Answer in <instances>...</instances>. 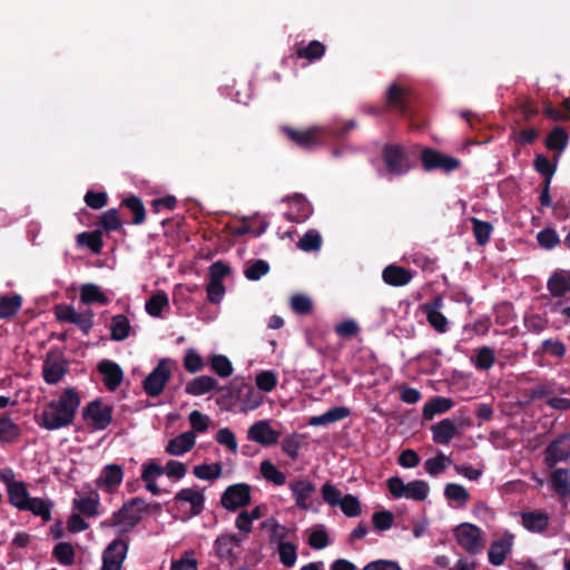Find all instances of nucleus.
Here are the masks:
<instances>
[{
	"mask_svg": "<svg viewBox=\"0 0 570 570\" xmlns=\"http://www.w3.org/2000/svg\"><path fill=\"white\" fill-rule=\"evenodd\" d=\"M71 423V387H66L58 400L49 402L41 415L40 425L57 430Z\"/></svg>",
	"mask_w": 570,
	"mask_h": 570,
	"instance_id": "obj_1",
	"label": "nucleus"
},
{
	"mask_svg": "<svg viewBox=\"0 0 570 570\" xmlns=\"http://www.w3.org/2000/svg\"><path fill=\"white\" fill-rule=\"evenodd\" d=\"M381 157L385 166L384 171H380L381 176L387 174L400 177L406 175L412 168L405 148L399 144H385Z\"/></svg>",
	"mask_w": 570,
	"mask_h": 570,
	"instance_id": "obj_2",
	"label": "nucleus"
},
{
	"mask_svg": "<svg viewBox=\"0 0 570 570\" xmlns=\"http://www.w3.org/2000/svg\"><path fill=\"white\" fill-rule=\"evenodd\" d=\"M149 504L145 499L132 498L114 513V524L122 527V532L130 531L142 520V513L147 512Z\"/></svg>",
	"mask_w": 570,
	"mask_h": 570,
	"instance_id": "obj_3",
	"label": "nucleus"
},
{
	"mask_svg": "<svg viewBox=\"0 0 570 570\" xmlns=\"http://www.w3.org/2000/svg\"><path fill=\"white\" fill-rule=\"evenodd\" d=\"M171 376L170 361L163 358L142 381V390L150 397L159 396Z\"/></svg>",
	"mask_w": 570,
	"mask_h": 570,
	"instance_id": "obj_4",
	"label": "nucleus"
},
{
	"mask_svg": "<svg viewBox=\"0 0 570 570\" xmlns=\"http://www.w3.org/2000/svg\"><path fill=\"white\" fill-rule=\"evenodd\" d=\"M242 538L238 534H220L214 541V551L216 557L228 566L234 567L242 553Z\"/></svg>",
	"mask_w": 570,
	"mask_h": 570,
	"instance_id": "obj_5",
	"label": "nucleus"
},
{
	"mask_svg": "<svg viewBox=\"0 0 570 570\" xmlns=\"http://www.w3.org/2000/svg\"><path fill=\"white\" fill-rule=\"evenodd\" d=\"M69 361L57 348L50 350L42 364V377L48 384H57L68 372Z\"/></svg>",
	"mask_w": 570,
	"mask_h": 570,
	"instance_id": "obj_6",
	"label": "nucleus"
},
{
	"mask_svg": "<svg viewBox=\"0 0 570 570\" xmlns=\"http://www.w3.org/2000/svg\"><path fill=\"white\" fill-rule=\"evenodd\" d=\"M421 161L425 171L440 169L444 173H452L461 165L458 158L444 155L432 148H424L421 151Z\"/></svg>",
	"mask_w": 570,
	"mask_h": 570,
	"instance_id": "obj_7",
	"label": "nucleus"
},
{
	"mask_svg": "<svg viewBox=\"0 0 570 570\" xmlns=\"http://www.w3.org/2000/svg\"><path fill=\"white\" fill-rule=\"evenodd\" d=\"M281 130L295 146L303 149H312L324 142V132L318 127L299 130L289 126H282Z\"/></svg>",
	"mask_w": 570,
	"mask_h": 570,
	"instance_id": "obj_8",
	"label": "nucleus"
},
{
	"mask_svg": "<svg viewBox=\"0 0 570 570\" xmlns=\"http://www.w3.org/2000/svg\"><path fill=\"white\" fill-rule=\"evenodd\" d=\"M470 420H461L459 422L452 419H443L440 422L431 425L432 440L436 444L448 445L453 438L461 434L462 430L470 426Z\"/></svg>",
	"mask_w": 570,
	"mask_h": 570,
	"instance_id": "obj_9",
	"label": "nucleus"
},
{
	"mask_svg": "<svg viewBox=\"0 0 570 570\" xmlns=\"http://www.w3.org/2000/svg\"><path fill=\"white\" fill-rule=\"evenodd\" d=\"M458 543L470 554H478L482 551L484 543L479 527L471 523H462L454 530Z\"/></svg>",
	"mask_w": 570,
	"mask_h": 570,
	"instance_id": "obj_10",
	"label": "nucleus"
},
{
	"mask_svg": "<svg viewBox=\"0 0 570 570\" xmlns=\"http://www.w3.org/2000/svg\"><path fill=\"white\" fill-rule=\"evenodd\" d=\"M250 487L247 483H236L226 488L220 497V504L228 511L247 507L250 503Z\"/></svg>",
	"mask_w": 570,
	"mask_h": 570,
	"instance_id": "obj_11",
	"label": "nucleus"
},
{
	"mask_svg": "<svg viewBox=\"0 0 570 570\" xmlns=\"http://www.w3.org/2000/svg\"><path fill=\"white\" fill-rule=\"evenodd\" d=\"M83 419L95 430H105L112 421V407L95 400L85 407Z\"/></svg>",
	"mask_w": 570,
	"mask_h": 570,
	"instance_id": "obj_12",
	"label": "nucleus"
},
{
	"mask_svg": "<svg viewBox=\"0 0 570 570\" xmlns=\"http://www.w3.org/2000/svg\"><path fill=\"white\" fill-rule=\"evenodd\" d=\"M127 552L128 542L126 540H112L102 552L101 570H121Z\"/></svg>",
	"mask_w": 570,
	"mask_h": 570,
	"instance_id": "obj_13",
	"label": "nucleus"
},
{
	"mask_svg": "<svg viewBox=\"0 0 570 570\" xmlns=\"http://www.w3.org/2000/svg\"><path fill=\"white\" fill-rule=\"evenodd\" d=\"M246 385L243 380L234 379L228 385L219 386L220 396L216 400L217 405L227 411L236 407L243 400Z\"/></svg>",
	"mask_w": 570,
	"mask_h": 570,
	"instance_id": "obj_14",
	"label": "nucleus"
},
{
	"mask_svg": "<svg viewBox=\"0 0 570 570\" xmlns=\"http://www.w3.org/2000/svg\"><path fill=\"white\" fill-rule=\"evenodd\" d=\"M97 371L102 376V383L110 392L116 391L124 380V371L120 365L111 360L104 358L97 365Z\"/></svg>",
	"mask_w": 570,
	"mask_h": 570,
	"instance_id": "obj_15",
	"label": "nucleus"
},
{
	"mask_svg": "<svg viewBox=\"0 0 570 570\" xmlns=\"http://www.w3.org/2000/svg\"><path fill=\"white\" fill-rule=\"evenodd\" d=\"M279 436L281 433L272 429L268 421H257L247 431L248 440L259 443L263 446L276 444Z\"/></svg>",
	"mask_w": 570,
	"mask_h": 570,
	"instance_id": "obj_16",
	"label": "nucleus"
},
{
	"mask_svg": "<svg viewBox=\"0 0 570 570\" xmlns=\"http://www.w3.org/2000/svg\"><path fill=\"white\" fill-rule=\"evenodd\" d=\"M442 306L443 299L441 296H436L431 302L424 303L421 306L429 324L439 333H445L448 331V320L440 312Z\"/></svg>",
	"mask_w": 570,
	"mask_h": 570,
	"instance_id": "obj_17",
	"label": "nucleus"
},
{
	"mask_svg": "<svg viewBox=\"0 0 570 570\" xmlns=\"http://www.w3.org/2000/svg\"><path fill=\"white\" fill-rule=\"evenodd\" d=\"M2 476L7 481L8 497L10 503L22 511L24 507L28 504L29 499L31 498L28 493L24 483L13 481L12 472L10 470L3 473Z\"/></svg>",
	"mask_w": 570,
	"mask_h": 570,
	"instance_id": "obj_18",
	"label": "nucleus"
},
{
	"mask_svg": "<svg viewBox=\"0 0 570 570\" xmlns=\"http://www.w3.org/2000/svg\"><path fill=\"white\" fill-rule=\"evenodd\" d=\"M414 272L409 268L391 264L382 272V278L385 284L393 287H402L407 285L413 278Z\"/></svg>",
	"mask_w": 570,
	"mask_h": 570,
	"instance_id": "obj_19",
	"label": "nucleus"
},
{
	"mask_svg": "<svg viewBox=\"0 0 570 570\" xmlns=\"http://www.w3.org/2000/svg\"><path fill=\"white\" fill-rule=\"evenodd\" d=\"M386 106L402 116L409 114L407 91L397 83H392L386 91Z\"/></svg>",
	"mask_w": 570,
	"mask_h": 570,
	"instance_id": "obj_20",
	"label": "nucleus"
},
{
	"mask_svg": "<svg viewBox=\"0 0 570 570\" xmlns=\"http://www.w3.org/2000/svg\"><path fill=\"white\" fill-rule=\"evenodd\" d=\"M569 456L570 445L567 444L564 436L552 441L544 450V461L549 468L568 460Z\"/></svg>",
	"mask_w": 570,
	"mask_h": 570,
	"instance_id": "obj_21",
	"label": "nucleus"
},
{
	"mask_svg": "<svg viewBox=\"0 0 570 570\" xmlns=\"http://www.w3.org/2000/svg\"><path fill=\"white\" fill-rule=\"evenodd\" d=\"M547 288L554 298L563 297L570 293V271H554L547 282Z\"/></svg>",
	"mask_w": 570,
	"mask_h": 570,
	"instance_id": "obj_22",
	"label": "nucleus"
},
{
	"mask_svg": "<svg viewBox=\"0 0 570 570\" xmlns=\"http://www.w3.org/2000/svg\"><path fill=\"white\" fill-rule=\"evenodd\" d=\"M174 501L176 504L180 502L189 503L190 514L199 515L204 510L205 495L202 491L194 488H185L176 493Z\"/></svg>",
	"mask_w": 570,
	"mask_h": 570,
	"instance_id": "obj_23",
	"label": "nucleus"
},
{
	"mask_svg": "<svg viewBox=\"0 0 570 570\" xmlns=\"http://www.w3.org/2000/svg\"><path fill=\"white\" fill-rule=\"evenodd\" d=\"M289 489L292 491L296 507L302 510H307L309 507L307 500L312 493L315 492V485L306 479H299L291 482Z\"/></svg>",
	"mask_w": 570,
	"mask_h": 570,
	"instance_id": "obj_24",
	"label": "nucleus"
},
{
	"mask_svg": "<svg viewBox=\"0 0 570 570\" xmlns=\"http://www.w3.org/2000/svg\"><path fill=\"white\" fill-rule=\"evenodd\" d=\"M196 444V434L193 431L184 432L169 440L166 452L170 455H183L189 452Z\"/></svg>",
	"mask_w": 570,
	"mask_h": 570,
	"instance_id": "obj_25",
	"label": "nucleus"
},
{
	"mask_svg": "<svg viewBox=\"0 0 570 570\" xmlns=\"http://www.w3.org/2000/svg\"><path fill=\"white\" fill-rule=\"evenodd\" d=\"M102 229L82 232L76 236L77 246L89 249L94 255H100L104 249Z\"/></svg>",
	"mask_w": 570,
	"mask_h": 570,
	"instance_id": "obj_26",
	"label": "nucleus"
},
{
	"mask_svg": "<svg viewBox=\"0 0 570 570\" xmlns=\"http://www.w3.org/2000/svg\"><path fill=\"white\" fill-rule=\"evenodd\" d=\"M215 390H219L218 382L208 375L195 377L185 386V393L193 396H200Z\"/></svg>",
	"mask_w": 570,
	"mask_h": 570,
	"instance_id": "obj_27",
	"label": "nucleus"
},
{
	"mask_svg": "<svg viewBox=\"0 0 570 570\" xmlns=\"http://www.w3.org/2000/svg\"><path fill=\"white\" fill-rule=\"evenodd\" d=\"M122 468L118 464H108L102 469L100 476L97 479V483L108 491H114L122 482Z\"/></svg>",
	"mask_w": 570,
	"mask_h": 570,
	"instance_id": "obj_28",
	"label": "nucleus"
},
{
	"mask_svg": "<svg viewBox=\"0 0 570 570\" xmlns=\"http://www.w3.org/2000/svg\"><path fill=\"white\" fill-rule=\"evenodd\" d=\"M99 504L100 497L96 490H90L87 495L73 499V509H77L86 518L98 515Z\"/></svg>",
	"mask_w": 570,
	"mask_h": 570,
	"instance_id": "obj_29",
	"label": "nucleus"
},
{
	"mask_svg": "<svg viewBox=\"0 0 570 570\" xmlns=\"http://www.w3.org/2000/svg\"><path fill=\"white\" fill-rule=\"evenodd\" d=\"M454 405L452 399L444 396H434L426 402L422 409V417L424 421H432L436 414H443L450 411Z\"/></svg>",
	"mask_w": 570,
	"mask_h": 570,
	"instance_id": "obj_30",
	"label": "nucleus"
},
{
	"mask_svg": "<svg viewBox=\"0 0 570 570\" xmlns=\"http://www.w3.org/2000/svg\"><path fill=\"white\" fill-rule=\"evenodd\" d=\"M351 415V410L347 406H334L325 413L312 416L308 424L312 426L327 425L342 421Z\"/></svg>",
	"mask_w": 570,
	"mask_h": 570,
	"instance_id": "obj_31",
	"label": "nucleus"
},
{
	"mask_svg": "<svg viewBox=\"0 0 570 570\" xmlns=\"http://www.w3.org/2000/svg\"><path fill=\"white\" fill-rule=\"evenodd\" d=\"M523 527L531 532H543L548 525L550 518L542 511H529L521 514Z\"/></svg>",
	"mask_w": 570,
	"mask_h": 570,
	"instance_id": "obj_32",
	"label": "nucleus"
},
{
	"mask_svg": "<svg viewBox=\"0 0 570 570\" xmlns=\"http://www.w3.org/2000/svg\"><path fill=\"white\" fill-rule=\"evenodd\" d=\"M511 548L512 541L510 538H500L493 541L488 551L489 562L493 566L503 564Z\"/></svg>",
	"mask_w": 570,
	"mask_h": 570,
	"instance_id": "obj_33",
	"label": "nucleus"
},
{
	"mask_svg": "<svg viewBox=\"0 0 570 570\" xmlns=\"http://www.w3.org/2000/svg\"><path fill=\"white\" fill-rule=\"evenodd\" d=\"M96 225L98 227L97 229H102L104 235L105 233L110 234L121 229L124 224L119 217L118 209L109 208L98 217Z\"/></svg>",
	"mask_w": 570,
	"mask_h": 570,
	"instance_id": "obj_34",
	"label": "nucleus"
},
{
	"mask_svg": "<svg viewBox=\"0 0 570 570\" xmlns=\"http://www.w3.org/2000/svg\"><path fill=\"white\" fill-rule=\"evenodd\" d=\"M22 306L21 295L13 293L0 297V320H12Z\"/></svg>",
	"mask_w": 570,
	"mask_h": 570,
	"instance_id": "obj_35",
	"label": "nucleus"
},
{
	"mask_svg": "<svg viewBox=\"0 0 570 570\" xmlns=\"http://www.w3.org/2000/svg\"><path fill=\"white\" fill-rule=\"evenodd\" d=\"M569 135L567 130L560 126L554 127L547 136L544 145L551 150L560 155L568 146Z\"/></svg>",
	"mask_w": 570,
	"mask_h": 570,
	"instance_id": "obj_36",
	"label": "nucleus"
},
{
	"mask_svg": "<svg viewBox=\"0 0 570 570\" xmlns=\"http://www.w3.org/2000/svg\"><path fill=\"white\" fill-rule=\"evenodd\" d=\"M550 482L559 497H570V471L568 469L560 468L552 471Z\"/></svg>",
	"mask_w": 570,
	"mask_h": 570,
	"instance_id": "obj_37",
	"label": "nucleus"
},
{
	"mask_svg": "<svg viewBox=\"0 0 570 570\" xmlns=\"http://www.w3.org/2000/svg\"><path fill=\"white\" fill-rule=\"evenodd\" d=\"M80 302L86 305L94 303L107 305L109 303V298L101 292L98 285L88 283L82 285L80 288Z\"/></svg>",
	"mask_w": 570,
	"mask_h": 570,
	"instance_id": "obj_38",
	"label": "nucleus"
},
{
	"mask_svg": "<svg viewBox=\"0 0 570 570\" xmlns=\"http://www.w3.org/2000/svg\"><path fill=\"white\" fill-rule=\"evenodd\" d=\"M130 322L124 314L112 316L110 323V338L112 341H124L129 336Z\"/></svg>",
	"mask_w": 570,
	"mask_h": 570,
	"instance_id": "obj_39",
	"label": "nucleus"
},
{
	"mask_svg": "<svg viewBox=\"0 0 570 570\" xmlns=\"http://www.w3.org/2000/svg\"><path fill=\"white\" fill-rule=\"evenodd\" d=\"M21 435V429L8 415H0V441L14 443Z\"/></svg>",
	"mask_w": 570,
	"mask_h": 570,
	"instance_id": "obj_40",
	"label": "nucleus"
},
{
	"mask_svg": "<svg viewBox=\"0 0 570 570\" xmlns=\"http://www.w3.org/2000/svg\"><path fill=\"white\" fill-rule=\"evenodd\" d=\"M326 47L318 40H312L305 47H298L295 51L297 58L307 59L308 61H315L321 59L325 53Z\"/></svg>",
	"mask_w": 570,
	"mask_h": 570,
	"instance_id": "obj_41",
	"label": "nucleus"
},
{
	"mask_svg": "<svg viewBox=\"0 0 570 570\" xmlns=\"http://www.w3.org/2000/svg\"><path fill=\"white\" fill-rule=\"evenodd\" d=\"M472 230L475 237V242L480 246H484L489 243L493 226L489 222L481 220L476 217H471Z\"/></svg>",
	"mask_w": 570,
	"mask_h": 570,
	"instance_id": "obj_42",
	"label": "nucleus"
},
{
	"mask_svg": "<svg viewBox=\"0 0 570 570\" xmlns=\"http://www.w3.org/2000/svg\"><path fill=\"white\" fill-rule=\"evenodd\" d=\"M122 206L127 207L132 213V224L140 225L146 219V209L142 200L131 195L125 198L121 203Z\"/></svg>",
	"mask_w": 570,
	"mask_h": 570,
	"instance_id": "obj_43",
	"label": "nucleus"
},
{
	"mask_svg": "<svg viewBox=\"0 0 570 570\" xmlns=\"http://www.w3.org/2000/svg\"><path fill=\"white\" fill-rule=\"evenodd\" d=\"M223 471V466L219 462L213 464H198L193 469V473L197 479L206 480V481H215L220 478Z\"/></svg>",
	"mask_w": 570,
	"mask_h": 570,
	"instance_id": "obj_44",
	"label": "nucleus"
},
{
	"mask_svg": "<svg viewBox=\"0 0 570 570\" xmlns=\"http://www.w3.org/2000/svg\"><path fill=\"white\" fill-rule=\"evenodd\" d=\"M168 296L165 292H157L151 295L145 305L146 312L153 317H160L163 309L168 306Z\"/></svg>",
	"mask_w": 570,
	"mask_h": 570,
	"instance_id": "obj_45",
	"label": "nucleus"
},
{
	"mask_svg": "<svg viewBox=\"0 0 570 570\" xmlns=\"http://www.w3.org/2000/svg\"><path fill=\"white\" fill-rule=\"evenodd\" d=\"M472 362L478 370H490L495 362L494 351L489 346H482L475 351V357L472 358Z\"/></svg>",
	"mask_w": 570,
	"mask_h": 570,
	"instance_id": "obj_46",
	"label": "nucleus"
},
{
	"mask_svg": "<svg viewBox=\"0 0 570 570\" xmlns=\"http://www.w3.org/2000/svg\"><path fill=\"white\" fill-rule=\"evenodd\" d=\"M450 464H452L451 458L439 452L434 458H430L424 462V468L430 475L436 476Z\"/></svg>",
	"mask_w": 570,
	"mask_h": 570,
	"instance_id": "obj_47",
	"label": "nucleus"
},
{
	"mask_svg": "<svg viewBox=\"0 0 570 570\" xmlns=\"http://www.w3.org/2000/svg\"><path fill=\"white\" fill-rule=\"evenodd\" d=\"M22 511H31L35 515L41 517L43 521L51 519V504L41 498H30Z\"/></svg>",
	"mask_w": 570,
	"mask_h": 570,
	"instance_id": "obj_48",
	"label": "nucleus"
},
{
	"mask_svg": "<svg viewBox=\"0 0 570 570\" xmlns=\"http://www.w3.org/2000/svg\"><path fill=\"white\" fill-rule=\"evenodd\" d=\"M261 473L263 478L275 485H284L286 482V475L279 471L271 461L264 460L261 463Z\"/></svg>",
	"mask_w": 570,
	"mask_h": 570,
	"instance_id": "obj_49",
	"label": "nucleus"
},
{
	"mask_svg": "<svg viewBox=\"0 0 570 570\" xmlns=\"http://www.w3.org/2000/svg\"><path fill=\"white\" fill-rule=\"evenodd\" d=\"M430 492V487L428 482L423 480H414L406 483V499H412L415 501H424Z\"/></svg>",
	"mask_w": 570,
	"mask_h": 570,
	"instance_id": "obj_50",
	"label": "nucleus"
},
{
	"mask_svg": "<svg viewBox=\"0 0 570 570\" xmlns=\"http://www.w3.org/2000/svg\"><path fill=\"white\" fill-rule=\"evenodd\" d=\"M212 370L220 377H228L233 374L234 367L227 356L223 354L213 355L209 358Z\"/></svg>",
	"mask_w": 570,
	"mask_h": 570,
	"instance_id": "obj_51",
	"label": "nucleus"
},
{
	"mask_svg": "<svg viewBox=\"0 0 570 570\" xmlns=\"http://www.w3.org/2000/svg\"><path fill=\"white\" fill-rule=\"evenodd\" d=\"M543 114L554 121H567L570 119V101L564 100L560 109L552 107L548 101L543 104Z\"/></svg>",
	"mask_w": 570,
	"mask_h": 570,
	"instance_id": "obj_52",
	"label": "nucleus"
},
{
	"mask_svg": "<svg viewBox=\"0 0 570 570\" xmlns=\"http://www.w3.org/2000/svg\"><path fill=\"white\" fill-rule=\"evenodd\" d=\"M279 561L283 566L291 568L297 560V547L291 542H281L277 547Z\"/></svg>",
	"mask_w": 570,
	"mask_h": 570,
	"instance_id": "obj_53",
	"label": "nucleus"
},
{
	"mask_svg": "<svg viewBox=\"0 0 570 570\" xmlns=\"http://www.w3.org/2000/svg\"><path fill=\"white\" fill-rule=\"evenodd\" d=\"M444 497L449 501L458 502L460 505L465 504L470 499L466 489L458 483H448L444 489Z\"/></svg>",
	"mask_w": 570,
	"mask_h": 570,
	"instance_id": "obj_54",
	"label": "nucleus"
},
{
	"mask_svg": "<svg viewBox=\"0 0 570 570\" xmlns=\"http://www.w3.org/2000/svg\"><path fill=\"white\" fill-rule=\"evenodd\" d=\"M262 402L263 397L259 392L255 391V389L247 383L243 400L240 402V410L244 412L255 410L262 404Z\"/></svg>",
	"mask_w": 570,
	"mask_h": 570,
	"instance_id": "obj_55",
	"label": "nucleus"
},
{
	"mask_svg": "<svg viewBox=\"0 0 570 570\" xmlns=\"http://www.w3.org/2000/svg\"><path fill=\"white\" fill-rule=\"evenodd\" d=\"M322 246L321 234L316 230L306 232L298 240V247L304 252L318 250Z\"/></svg>",
	"mask_w": 570,
	"mask_h": 570,
	"instance_id": "obj_56",
	"label": "nucleus"
},
{
	"mask_svg": "<svg viewBox=\"0 0 570 570\" xmlns=\"http://www.w3.org/2000/svg\"><path fill=\"white\" fill-rule=\"evenodd\" d=\"M537 240L540 247L553 249L560 243V237L554 228L547 227L537 234Z\"/></svg>",
	"mask_w": 570,
	"mask_h": 570,
	"instance_id": "obj_57",
	"label": "nucleus"
},
{
	"mask_svg": "<svg viewBox=\"0 0 570 570\" xmlns=\"http://www.w3.org/2000/svg\"><path fill=\"white\" fill-rule=\"evenodd\" d=\"M205 364L200 354L194 350H187L184 357V367L188 373H197L204 368Z\"/></svg>",
	"mask_w": 570,
	"mask_h": 570,
	"instance_id": "obj_58",
	"label": "nucleus"
},
{
	"mask_svg": "<svg viewBox=\"0 0 570 570\" xmlns=\"http://www.w3.org/2000/svg\"><path fill=\"white\" fill-rule=\"evenodd\" d=\"M338 505L346 517L354 518L362 513L358 499L352 494L343 497Z\"/></svg>",
	"mask_w": 570,
	"mask_h": 570,
	"instance_id": "obj_59",
	"label": "nucleus"
},
{
	"mask_svg": "<svg viewBox=\"0 0 570 570\" xmlns=\"http://www.w3.org/2000/svg\"><path fill=\"white\" fill-rule=\"evenodd\" d=\"M256 386L263 392H272L277 385V376L272 371H263L255 377Z\"/></svg>",
	"mask_w": 570,
	"mask_h": 570,
	"instance_id": "obj_60",
	"label": "nucleus"
},
{
	"mask_svg": "<svg viewBox=\"0 0 570 570\" xmlns=\"http://www.w3.org/2000/svg\"><path fill=\"white\" fill-rule=\"evenodd\" d=\"M269 272V265L263 259L255 261L248 266L244 274L250 281H258Z\"/></svg>",
	"mask_w": 570,
	"mask_h": 570,
	"instance_id": "obj_61",
	"label": "nucleus"
},
{
	"mask_svg": "<svg viewBox=\"0 0 570 570\" xmlns=\"http://www.w3.org/2000/svg\"><path fill=\"white\" fill-rule=\"evenodd\" d=\"M73 325H77L85 334H88L94 325V312L89 308L85 312H76L73 309Z\"/></svg>",
	"mask_w": 570,
	"mask_h": 570,
	"instance_id": "obj_62",
	"label": "nucleus"
},
{
	"mask_svg": "<svg viewBox=\"0 0 570 570\" xmlns=\"http://www.w3.org/2000/svg\"><path fill=\"white\" fill-rule=\"evenodd\" d=\"M372 522L376 530L386 531L393 525L394 515L387 510L379 511L373 514Z\"/></svg>",
	"mask_w": 570,
	"mask_h": 570,
	"instance_id": "obj_63",
	"label": "nucleus"
},
{
	"mask_svg": "<svg viewBox=\"0 0 570 570\" xmlns=\"http://www.w3.org/2000/svg\"><path fill=\"white\" fill-rule=\"evenodd\" d=\"M193 550L186 551L179 560L173 561L171 570H198Z\"/></svg>",
	"mask_w": 570,
	"mask_h": 570,
	"instance_id": "obj_64",
	"label": "nucleus"
}]
</instances>
